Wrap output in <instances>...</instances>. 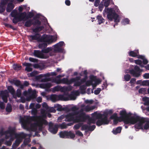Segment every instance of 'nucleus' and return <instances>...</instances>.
Wrapping results in <instances>:
<instances>
[{
    "instance_id": "72a5a7b5",
    "label": "nucleus",
    "mask_w": 149,
    "mask_h": 149,
    "mask_svg": "<svg viewBox=\"0 0 149 149\" xmlns=\"http://www.w3.org/2000/svg\"><path fill=\"white\" fill-rule=\"evenodd\" d=\"M22 68V66L19 64H14L13 65V68L14 70L16 71L20 70Z\"/></svg>"
},
{
    "instance_id": "6ab92c4d",
    "label": "nucleus",
    "mask_w": 149,
    "mask_h": 149,
    "mask_svg": "<svg viewBox=\"0 0 149 149\" xmlns=\"http://www.w3.org/2000/svg\"><path fill=\"white\" fill-rule=\"evenodd\" d=\"M41 35L39 33H36L34 35H30L29 36V37L31 38L32 40H38L40 38Z\"/></svg>"
},
{
    "instance_id": "39448f33",
    "label": "nucleus",
    "mask_w": 149,
    "mask_h": 149,
    "mask_svg": "<svg viewBox=\"0 0 149 149\" xmlns=\"http://www.w3.org/2000/svg\"><path fill=\"white\" fill-rule=\"evenodd\" d=\"M89 118V116L86 115L85 113H80L75 118V121L77 122H84Z\"/></svg>"
},
{
    "instance_id": "c85d7f7f",
    "label": "nucleus",
    "mask_w": 149,
    "mask_h": 149,
    "mask_svg": "<svg viewBox=\"0 0 149 149\" xmlns=\"http://www.w3.org/2000/svg\"><path fill=\"white\" fill-rule=\"evenodd\" d=\"M122 127H118L116 129H113L112 132L114 134H116L118 133H120Z\"/></svg>"
},
{
    "instance_id": "b1692460",
    "label": "nucleus",
    "mask_w": 149,
    "mask_h": 149,
    "mask_svg": "<svg viewBox=\"0 0 149 149\" xmlns=\"http://www.w3.org/2000/svg\"><path fill=\"white\" fill-rule=\"evenodd\" d=\"M1 95L3 101L5 103H7L8 101V100L6 92L4 91H2L1 92Z\"/></svg>"
},
{
    "instance_id": "f3484780",
    "label": "nucleus",
    "mask_w": 149,
    "mask_h": 149,
    "mask_svg": "<svg viewBox=\"0 0 149 149\" xmlns=\"http://www.w3.org/2000/svg\"><path fill=\"white\" fill-rule=\"evenodd\" d=\"M26 13L24 12L22 13H19L18 16H19L21 21H25L26 19Z\"/></svg>"
},
{
    "instance_id": "3c124183",
    "label": "nucleus",
    "mask_w": 149,
    "mask_h": 149,
    "mask_svg": "<svg viewBox=\"0 0 149 149\" xmlns=\"http://www.w3.org/2000/svg\"><path fill=\"white\" fill-rule=\"evenodd\" d=\"M58 127H60L61 129H66L67 128V124L65 123H62L58 125Z\"/></svg>"
},
{
    "instance_id": "7ed1b4c3",
    "label": "nucleus",
    "mask_w": 149,
    "mask_h": 149,
    "mask_svg": "<svg viewBox=\"0 0 149 149\" xmlns=\"http://www.w3.org/2000/svg\"><path fill=\"white\" fill-rule=\"evenodd\" d=\"M40 41L49 44L56 40V37L55 36L50 35H46L42 36L40 38Z\"/></svg>"
},
{
    "instance_id": "0e129e2a",
    "label": "nucleus",
    "mask_w": 149,
    "mask_h": 149,
    "mask_svg": "<svg viewBox=\"0 0 149 149\" xmlns=\"http://www.w3.org/2000/svg\"><path fill=\"white\" fill-rule=\"evenodd\" d=\"M55 48V49H54V51L56 52H62L63 51V49L62 48H60V47L56 48Z\"/></svg>"
},
{
    "instance_id": "5fc2aeb1",
    "label": "nucleus",
    "mask_w": 149,
    "mask_h": 149,
    "mask_svg": "<svg viewBox=\"0 0 149 149\" xmlns=\"http://www.w3.org/2000/svg\"><path fill=\"white\" fill-rule=\"evenodd\" d=\"M31 140L29 138H26L25 139L23 143L25 146H26L28 145V143L30 142Z\"/></svg>"
},
{
    "instance_id": "0eeeda50",
    "label": "nucleus",
    "mask_w": 149,
    "mask_h": 149,
    "mask_svg": "<svg viewBox=\"0 0 149 149\" xmlns=\"http://www.w3.org/2000/svg\"><path fill=\"white\" fill-rule=\"evenodd\" d=\"M109 123V121L108 118L105 116H104L100 119L98 120L96 123L97 125L100 126L102 125L108 124Z\"/></svg>"
},
{
    "instance_id": "864d4df0",
    "label": "nucleus",
    "mask_w": 149,
    "mask_h": 149,
    "mask_svg": "<svg viewBox=\"0 0 149 149\" xmlns=\"http://www.w3.org/2000/svg\"><path fill=\"white\" fill-rule=\"evenodd\" d=\"M81 130L82 131L86 130L89 131V126L86 124L83 125L81 127Z\"/></svg>"
},
{
    "instance_id": "774afa93",
    "label": "nucleus",
    "mask_w": 149,
    "mask_h": 149,
    "mask_svg": "<svg viewBox=\"0 0 149 149\" xmlns=\"http://www.w3.org/2000/svg\"><path fill=\"white\" fill-rule=\"evenodd\" d=\"M5 10V7L4 6H0V13L3 12Z\"/></svg>"
},
{
    "instance_id": "58836bf2",
    "label": "nucleus",
    "mask_w": 149,
    "mask_h": 149,
    "mask_svg": "<svg viewBox=\"0 0 149 149\" xmlns=\"http://www.w3.org/2000/svg\"><path fill=\"white\" fill-rule=\"evenodd\" d=\"M11 83L14 84L15 85L19 86L20 85L21 81L18 80H13L11 81Z\"/></svg>"
},
{
    "instance_id": "6e6d98bb",
    "label": "nucleus",
    "mask_w": 149,
    "mask_h": 149,
    "mask_svg": "<svg viewBox=\"0 0 149 149\" xmlns=\"http://www.w3.org/2000/svg\"><path fill=\"white\" fill-rule=\"evenodd\" d=\"M113 113V111L112 110H110L104 112V115L106 116L108 118V114L111 115Z\"/></svg>"
},
{
    "instance_id": "5701e85b",
    "label": "nucleus",
    "mask_w": 149,
    "mask_h": 149,
    "mask_svg": "<svg viewBox=\"0 0 149 149\" xmlns=\"http://www.w3.org/2000/svg\"><path fill=\"white\" fill-rule=\"evenodd\" d=\"M5 133L6 134H9L10 136H12L14 135H15L16 134L15 133L14 129L13 128L9 129L8 130L5 131Z\"/></svg>"
},
{
    "instance_id": "79ce46f5",
    "label": "nucleus",
    "mask_w": 149,
    "mask_h": 149,
    "mask_svg": "<svg viewBox=\"0 0 149 149\" xmlns=\"http://www.w3.org/2000/svg\"><path fill=\"white\" fill-rule=\"evenodd\" d=\"M6 110L8 112H10L12 111V108L10 104L8 103L6 108Z\"/></svg>"
},
{
    "instance_id": "c9c22d12",
    "label": "nucleus",
    "mask_w": 149,
    "mask_h": 149,
    "mask_svg": "<svg viewBox=\"0 0 149 149\" xmlns=\"http://www.w3.org/2000/svg\"><path fill=\"white\" fill-rule=\"evenodd\" d=\"M88 119V121L87 123L88 125H90L91 123H95V120L94 118H90L89 116V118Z\"/></svg>"
},
{
    "instance_id": "412c9836",
    "label": "nucleus",
    "mask_w": 149,
    "mask_h": 149,
    "mask_svg": "<svg viewBox=\"0 0 149 149\" xmlns=\"http://www.w3.org/2000/svg\"><path fill=\"white\" fill-rule=\"evenodd\" d=\"M81 107H84V110L86 112H88L92 110L93 109L95 108V106H92L91 107H90L88 105H87L86 106L84 105H81Z\"/></svg>"
},
{
    "instance_id": "8fccbe9b",
    "label": "nucleus",
    "mask_w": 149,
    "mask_h": 149,
    "mask_svg": "<svg viewBox=\"0 0 149 149\" xmlns=\"http://www.w3.org/2000/svg\"><path fill=\"white\" fill-rule=\"evenodd\" d=\"M131 78L130 75L129 74H127L125 75L124 76V79L125 81H129Z\"/></svg>"
},
{
    "instance_id": "de8ad7c7",
    "label": "nucleus",
    "mask_w": 149,
    "mask_h": 149,
    "mask_svg": "<svg viewBox=\"0 0 149 149\" xmlns=\"http://www.w3.org/2000/svg\"><path fill=\"white\" fill-rule=\"evenodd\" d=\"M64 43V42L63 41L60 42L54 45V48H56L60 47L63 46Z\"/></svg>"
},
{
    "instance_id": "a211bd4d",
    "label": "nucleus",
    "mask_w": 149,
    "mask_h": 149,
    "mask_svg": "<svg viewBox=\"0 0 149 149\" xmlns=\"http://www.w3.org/2000/svg\"><path fill=\"white\" fill-rule=\"evenodd\" d=\"M44 28L43 26H37L35 28L33 29V31L35 33H38Z\"/></svg>"
},
{
    "instance_id": "bb28decb",
    "label": "nucleus",
    "mask_w": 149,
    "mask_h": 149,
    "mask_svg": "<svg viewBox=\"0 0 149 149\" xmlns=\"http://www.w3.org/2000/svg\"><path fill=\"white\" fill-rule=\"evenodd\" d=\"M44 123H43L42 122H40L37 123V125L39 127L38 130L39 132H41L42 131L43 129L42 125L43 123L46 124L47 122V121L46 120H44Z\"/></svg>"
},
{
    "instance_id": "423d86ee",
    "label": "nucleus",
    "mask_w": 149,
    "mask_h": 149,
    "mask_svg": "<svg viewBox=\"0 0 149 149\" xmlns=\"http://www.w3.org/2000/svg\"><path fill=\"white\" fill-rule=\"evenodd\" d=\"M24 93L25 95L27 94L29 95L28 97V100H29L36 98L37 96L36 91L32 90L31 88L29 89L27 91H25Z\"/></svg>"
},
{
    "instance_id": "37998d69",
    "label": "nucleus",
    "mask_w": 149,
    "mask_h": 149,
    "mask_svg": "<svg viewBox=\"0 0 149 149\" xmlns=\"http://www.w3.org/2000/svg\"><path fill=\"white\" fill-rule=\"evenodd\" d=\"M143 100L144 102V104L145 105H149V98L147 97H144L143 98Z\"/></svg>"
},
{
    "instance_id": "49530a36",
    "label": "nucleus",
    "mask_w": 149,
    "mask_h": 149,
    "mask_svg": "<svg viewBox=\"0 0 149 149\" xmlns=\"http://www.w3.org/2000/svg\"><path fill=\"white\" fill-rule=\"evenodd\" d=\"M62 89V87L60 86H56L54 87L53 89V92H54L55 91H58Z\"/></svg>"
},
{
    "instance_id": "9b49d317",
    "label": "nucleus",
    "mask_w": 149,
    "mask_h": 149,
    "mask_svg": "<svg viewBox=\"0 0 149 149\" xmlns=\"http://www.w3.org/2000/svg\"><path fill=\"white\" fill-rule=\"evenodd\" d=\"M78 78V77H76L74 78H72L69 80L68 78H64L61 79L62 83L70 85L76 79L77 80Z\"/></svg>"
},
{
    "instance_id": "f03ea898",
    "label": "nucleus",
    "mask_w": 149,
    "mask_h": 149,
    "mask_svg": "<svg viewBox=\"0 0 149 149\" xmlns=\"http://www.w3.org/2000/svg\"><path fill=\"white\" fill-rule=\"evenodd\" d=\"M106 12H107V18L109 20L112 21L113 19L114 21L116 23H118L120 22L118 15L112 8H107V9Z\"/></svg>"
},
{
    "instance_id": "e2e57ef3",
    "label": "nucleus",
    "mask_w": 149,
    "mask_h": 149,
    "mask_svg": "<svg viewBox=\"0 0 149 149\" xmlns=\"http://www.w3.org/2000/svg\"><path fill=\"white\" fill-rule=\"evenodd\" d=\"M96 126L95 125H93L92 126H89V131H92L95 128Z\"/></svg>"
},
{
    "instance_id": "4468645a",
    "label": "nucleus",
    "mask_w": 149,
    "mask_h": 149,
    "mask_svg": "<svg viewBox=\"0 0 149 149\" xmlns=\"http://www.w3.org/2000/svg\"><path fill=\"white\" fill-rule=\"evenodd\" d=\"M90 78L91 80H88L86 81L85 86H89L91 85L94 86V84H93V81H95L96 79V77L93 75H91L90 76Z\"/></svg>"
},
{
    "instance_id": "c03bdc74",
    "label": "nucleus",
    "mask_w": 149,
    "mask_h": 149,
    "mask_svg": "<svg viewBox=\"0 0 149 149\" xmlns=\"http://www.w3.org/2000/svg\"><path fill=\"white\" fill-rule=\"evenodd\" d=\"M18 14L17 10L16 9H14L11 13L10 15L12 17H13L16 16H18Z\"/></svg>"
},
{
    "instance_id": "680f3d73",
    "label": "nucleus",
    "mask_w": 149,
    "mask_h": 149,
    "mask_svg": "<svg viewBox=\"0 0 149 149\" xmlns=\"http://www.w3.org/2000/svg\"><path fill=\"white\" fill-rule=\"evenodd\" d=\"M42 107L46 110H48L49 107L48 106L47 104L45 102H44L42 104Z\"/></svg>"
},
{
    "instance_id": "cd10ccee",
    "label": "nucleus",
    "mask_w": 149,
    "mask_h": 149,
    "mask_svg": "<svg viewBox=\"0 0 149 149\" xmlns=\"http://www.w3.org/2000/svg\"><path fill=\"white\" fill-rule=\"evenodd\" d=\"M7 89L9 92L13 96H14L15 95V91L12 86H8Z\"/></svg>"
},
{
    "instance_id": "13d9d810",
    "label": "nucleus",
    "mask_w": 149,
    "mask_h": 149,
    "mask_svg": "<svg viewBox=\"0 0 149 149\" xmlns=\"http://www.w3.org/2000/svg\"><path fill=\"white\" fill-rule=\"evenodd\" d=\"M34 15V14L32 12H29L27 15H26V19H28L29 18H31Z\"/></svg>"
},
{
    "instance_id": "603ef678",
    "label": "nucleus",
    "mask_w": 149,
    "mask_h": 149,
    "mask_svg": "<svg viewBox=\"0 0 149 149\" xmlns=\"http://www.w3.org/2000/svg\"><path fill=\"white\" fill-rule=\"evenodd\" d=\"M17 138L14 143L18 146L20 143L22 141V139L19 138Z\"/></svg>"
},
{
    "instance_id": "dca6fc26",
    "label": "nucleus",
    "mask_w": 149,
    "mask_h": 149,
    "mask_svg": "<svg viewBox=\"0 0 149 149\" xmlns=\"http://www.w3.org/2000/svg\"><path fill=\"white\" fill-rule=\"evenodd\" d=\"M23 66H26L25 68V70L27 72H31L32 70V68L31 67L32 66V64L29 63L24 62L22 64Z\"/></svg>"
},
{
    "instance_id": "20e7f679",
    "label": "nucleus",
    "mask_w": 149,
    "mask_h": 149,
    "mask_svg": "<svg viewBox=\"0 0 149 149\" xmlns=\"http://www.w3.org/2000/svg\"><path fill=\"white\" fill-rule=\"evenodd\" d=\"M59 135L61 138L73 139L75 136V134L71 131H64L59 132Z\"/></svg>"
},
{
    "instance_id": "c756f323",
    "label": "nucleus",
    "mask_w": 149,
    "mask_h": 149,
    "mask_svg": "<svg viewBox=\"0 0 149 149\" xmlns=\"http://www.w3.org/2000/svg\"><path fill=\"white\" fill-rule=\"evenodd\" d=\"M96 19L97 20L99 24H100L104 22V19L100 15H97L96 17Z\"/></svg>"
},
{
    "instance_id": "338daca9",
    "label": "nucleus",
    "mask_w": 149,
    "mask_h": 149,
    "mask_svg": "<svg viewBox=\"0 0 149 149\" xmlns=\"http://www.w3.org/2000/svg\"><path fill=\"white\" fill-rule=\"evenodd\" d=\"M29 60L30 61L34 63H37L38 62V59L31 57L29 58Z\"/></svg>"
},
{
    "instance_id": "393cba45",
    "label": "nucleus",
    "mask_w": 149,
    "mask_h": 149,
    "mask_svg": "<svg viewBox=\"0 0 149 149\" xmlns=\"http://www.w3.org/2000/svg\"><path fill=\"white\" fill-rule=\"evenodd\" d=\"M27 136V134H25L23 132L19 134H15V137L16 138H19L22 139H22L25 138Z\"/></svg>"
},
{
    "instance_id": "473e14b6",
    "label": "nucleus",
    "mask_w": 149,
    "mask_h": 149,
    "mask_svg": "<svg viewBox=\"0 0 149 149\" xmlns=\"http://www.w3.org/2000/svg\"><path fill=\"white\" fill-rule=\"evenodd\" d=\"M50 76L49 73H47L45 74H41L36 77V79H39L43 77H49Z\"/></svg>"
},
{
    "instance_id": "09e8293b",
    "label": "nucleus",
    "mask_w": 149,
    "mask_h": 149,
    "mask_svg": "<svg viewBox=\"0 0 149 149\" xmlns=\"http://www.w3.org/2000/svg\"><path fill=\"white\" fill-rule=\"evenodd\" d=\"M147 90V88H141L139 90V93L144 94L146 93Z\"/></svg>"
},
{
    "instance_id": "7c9ffc66",
    "label": "nucleus",
    "mask_w": 149,
    "mask_h": 149,
    "mask_svg": "<svg viewBox=\"0 0 149 149\" xmlns=\"http://www.w3.org/2000/svg\"><path fill=\"white\" fill-rule=\"evenodd\" d=\"M54 107L57 108L56 110L58 111H61L65 110V108H63L62 106L59 104H54Z\"/></svg>"
},
{
    "instance_id": "a878e982",
    "label": "nucleus",
    "mask_w": 149,
    "mask_h": 149,
    "mask_svg": "<svg viewBox=\"0 0 149 149\" xmlns=\"http://www.w3.org/2000/svg\"><path fill=\"white\" fill-rule=\"evenodd\" d=\"M33 20L29 19L27 20L24 23V26L26 27H30L33 24Z\"/></svg>"
},
{
    "instance_id": "1a4fd4ad",
    "label": "nucleus",
    "mask_w": 149,
    "mask_h": 149,
    "mask_svg": "<svg viewBox=\"0 0 149 149\" xmlns=\"http://www.w3.org/2000/svg\"><path fill=\"white\" fill-rule=\"evenodd\" d=\"M58 125L57 124L54 125L52 123H49V125L48 130L49 132L53 134H56L58 131Z\"/></svg>"
},
{
    "instance_id": "a19ab883",
    "label": "nucleus",
    "mask_w": 149,
    "mask_h": 149,
    "mask_svg": "<svg viewBox=\"0 0 149 149\" xmlns=\"http://www.w3.org/2000/svg\"><path fill=\"white\" fill-rule=\"evenodd\" d=\"M86 89V86L85 85H82L80 86L79 90L81 91V93L82 94L85 93V90Z\"/></svg>"
},
{
    "instance_id": "f8f14e48",
    "label": "nucleus",
    "mask_w": 149,
    "mask_h": 149,
    "mask_svg": "<svg viewBox=\"0 0 149 149\" xmlns=\"http://www.w3.org/2000/svg\"><path fill=\"white\" fill-rule=\"evenodd\" d=\"M64 95H57L56 94H52L50 97L51 100L54 102L59 100H63L64 99Z\"/></svg>"
},
{
    "instance_id": "f257e3e1",
    "label": "nucleus",
    "mask_w": 149,
    "mask_h": 149,
    "mask_svg": "<svg viewBox=\"0 0 149 149\" xmlns=\"http://www.w3.org/2000/svg\"><path fill=\"white\" fill-rule=\"evenodd\" d=\"M120 118L124 121L125 125L130 124H134L137 122L134 125V127L137 129L143 130V124L147 121L146 118L141 117L139 116H132L129 118V117L132 115L131 113H127L126 110H123L120 111Z\"/></svg>"
},
{
    "instance_id": "ddd939ff",
    "label": "nucleus",
    "mask_w": 149,
    "mask_h": 149,
    "mask_svg": "<svg viewBox=\"0 0 149 149\" xmlns=\"http://www.w3.org/2000/svg\"><path fill=\"white\" fill-rule=\"evenodd\" d=\"M34 56L38 58H47L48 56H47L44 55L42 52L38 50H34Z\"/></svg>"
},
{
    "instance_id": "4c0bfd02",
    "label": "nucleus",
    "mask_w": 149,
    "mask_h": 149,
    "mask_svg": "<svg viewBox=\"0 0 149 149\" xmlns=\"http://www.w3.org/2000/svg\"><path fill=\"white\" fill-rule=\"evenodd\" d=\"M94 116L96 117V118L99 120L102 117H103L104 116V113L103 114H101L100 113H97L96 112H95L94 113Z\"/></svg>"
},
{
    "instance_id": "2eb2a0df",
    "label": "nucleus",
    "mask_w": 149,
    "mask_h": 149,
    "mask_svg": "<svg viewBox=\"0 0 149 149\" xmlns=\"http://www.w3.org/2000/svg\"><path fill=\"white\" fill-rule=\"evenodd\" d=\"M13 1L11 0L10 2L8 3L6 8V10L7 12H10L14 8L15 5L13 3Z\"/></svg>"
},
{
    "instance_id": "a18cd8bd",
    "label": "nucleus",
    "mask_w": 149,
    "mask_h": 149,
    "mask_svg": "<svg viewBox=\"0 0 149 149\" xmlns=\"http://www.w3.org/2000/svg\"><path fill=\"white\" fill-rule=\"evenodd\" d=\"M52 50V48L51 47H47L46 49H44L42 50V52L43 53H47L51 51Z\"/></svg>"
},
{
    "instance_id": "bf43d9fd",
    "label": "nucleus",
    "mask_w": 149,
    "mask_h": 149,
    "mask_svg": "<svg viewBox=\"0 0 149 149\" xmlns=\"http://www.w3.org/2000/svg\"><path fill=\"white\" fill-rule=\"evenodd\" d=\"M55 108L54 107H54H49L47 110L50 112L55 113L56 111V110L55 109Z\"/></svg>"
},
{
    "instance_id": "ea45409f",
    "label": "nucleus",
    "mask_w": 149,
    "mask_h": 149,
    "mask_svg": "<svg viewBox=\"0 0 149 149\" xmlns=\"http://www.w3.org/2000/svg\"><path fill=\"white\" fill-rule=\"evenodd\" d=\"M47 43L44 42V43H40L39 44L38 47L39 48L44 49L47 47Z\"/></svg>"
},
{
    "instance_id": "4d7b16f0",
    "label": "nucleus",
    "mask_w": 149,
    "mask_h": 149,
    "mask_svg": "<svg viewBox=\"0 0 149 149\" xmlns=\"http://www.w3.org/2000/svg\"><path fill=\"white\" fill-rule=\"evenodd\" d=\"M142 85L143 86H146L149 87V80H143L142 81Z\"/></svg>"
},
{
    "instance_id": "6e6552de",
    "label": "nucleus",
    "mask_w": 149,
    "mask_h": 149,
    "mask_svg": "<svg viewBox=\"0 0 149 149\" xmlns=\"http://www.w3.org/2000/svg\"><path fill=\"white\" fill-rule=\"evenodd\" d=\"M141 70L140 69L139 66L136 65L135 66L134 70H130V72L134 77H137L140 76L141 75L140 72H141Z\"/></svg>"
},
{
    "instance_id": "f704fd0d",
    "label": "nucleus",
    "mask_w": 149,
    "mask_h": 149,
    "mask_svg": "<svg viewBox=\"0 0 149 149\" xmlns=\"http://www.w3.org/2000/svg\"><path fill=\"white\" fill-rule=\"evenodd\" d=\"M13 17L12 21L15 24H16L18 22L21 21L19 16H16Z\"/></svg>"
},
{
    "instance_id": "2f4dec72",
    "label": "nucleus",
    "mask_w": 149,
    "mask_h": 149,
    "mask_svg": "<svg viewBox=\"0 0 149 149\" xmlns=\"http://www.w3.org/2000/svg\"><path fill=\"white\" fill-rule=\"evenodd\" d=\"M76 77H78L79 78L77 80L76 79L75 81H74L73 82H74V86H81L80 85L81 84V82L80 81H79L80 80L81 77L80 76H77Z\"/></svg>"
},
{
    "instance_id": "aec40b11",
    "label": "nucleus",
    "mask_w": 149,
    "mask_h": 149,
    "mask_svg": "<svg viewBox=\"0 0 149 149\" xmlns=\"http://www.w3.org/2000/svg\"><path fill=\"white\" fill-rule=\"evenodd\" d=\"M139 54V50L130 51L129 53V55L131 57H136Z\"/></svg>"
},
{
    "instance_id": "69168bd1",
    "label": "nucleus",
    "mask_w": 149,
    "mask_h": 149,
    "mask_svg": "<svg viewBox=\"0 0 149 149\" xmlns=\"http://www.w3.org/2000/svg\"><path fill=\"white\" fill-rule=\"evenodd\" d=\"M101 91V89L100 88H98L96 90H95L94 93L95 95H97L100 93Z\"/></svg>"
},
{
    "instance_id": "9d476101",
    "label": "nucleus",
    "mask_w": 149,
    "mask_h": 149,
    "mask_svg": "<svg viewBox=\"0 0 149 149\" xmlns=\"http://www.w3.org/2000/svg\"><path fill=\"white\" fill-rule=\"evenodd\" d=\"M79 113V112L78 111H76L74 113H69L65 116V120L68 122L75 121V118H74V115H77Z\"/></svg>"
},
{
    "instance_id": "052dcab7",
    "label": "nucleus",
    "mask_w": 149,
    "mask_h": 149,
    "mask_svg": "<svg viewBox=\"0 0 149 149\" xmlns=\"http://www.w3.org/2000/svg\"><path fill=\"white\" fill-rule=\"evenodd\" d=\"M41 24V22L38 19H36L35 21L34 24H33L34 25H37V26H39Z\"/></svg>"
},
{
    "instance_id": "e433bc0d",
    "label": "nucleus",
    "mask_w": 149,
    "mask_h": 149,
    "mask_svg": "<svg viewBox=\"0 0 149 149\" xmlns=\"http://www.w3.org/2000/svg\"><path fill=\"white\" fill-rule=\"evenodd\" d=\"M22 94V91L20 89H18L17 90V93L16 94H15V95L13 96L14 98H16L17 97H19Z\"/></svg>"
},
{
    "instance_id": "4be33fe9",
    "label": "nucleus",
    "mask_w": 149,
    "mask_h": 149,
    "mask_svg": "<svg viewBox=\"0 0 149 149\" xmlns=\"http://www.w3.org/2000/svg\"><path fill=\"white\" fill-rule=\"evenodd\" d=\"M52 86V84L50 83H49L41 84H40V87L43 88H49Z\"/></svg>"
}]
</instances>
